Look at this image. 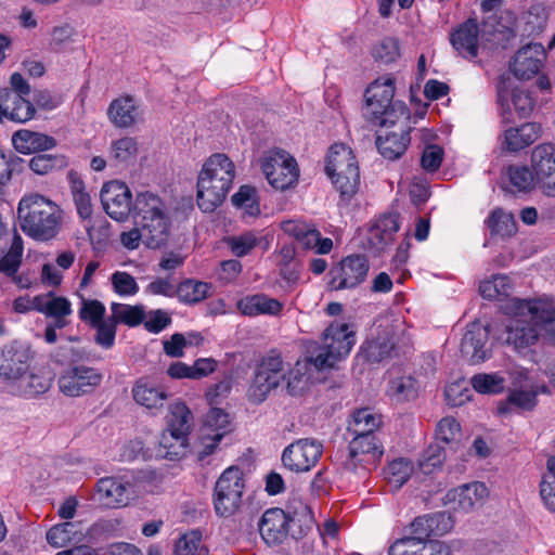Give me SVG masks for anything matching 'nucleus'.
Wrapping results in <instances>:
<instances>
[{
  "instance_id": "obj_30",
  "label": "nucleus",
  "mask_w": 555,
  "mask_h": 555,
  "mask_svg": "<svg viewBox=\"0 0 555 555\" xmlns=\"http://www.w3.org/2000/svg\"><path fill=\"white\" fill-rule=\"evenodd\" d=\"M479 28L475 18H468L451 35L453 48L467 60H474L478 55Z\"/></svg>"
},
{
  "instance_id": "obj_34",
  "label": "nucleus",
  "mask_w": 555,
  "mask_h": 555,
  "mask_svg": "<svg viewBox=\"0 0 555 555\" xmlns=\"http://www.w3.org/2000/svg\"><path fill=\"white\" fill-rule=\"evenodd\" d=\"M539 386L527 388H509L505 401L501 402L498 410L501 414L515 410L530 411L537 405Z\"/></svg>"
},
{
  "instance_id": "obj_58",
  "label": "nucleus",
  "mask_w": 555,
  "mask_h": 555,
  "mask_svg": "<svg viewBox=\"0 0 555 555\" xmlns=\"http://www.w3.org/2000/svg\"><path fill=\"white\" fill-rule=\"evenodd\" d=\"M365 94L382 103H392L395 95V82L391 78L377 79L370 85Z\"/></svg>"
},
{
  "instance_id": "obj_47",
  "label": "nucleus",
  "mask_w": 555,
  "mask_h": 555,
  "mask_svg": "<svg viewBox=\"0 0 555 555\" xmlns=\"http://www.w3.org/2000/svg\"><path fill=\"white\" fill-rule=\"evenodd\" d=\"M69 178L70 191L77 212L80 218L89 219L92 215V204L90 195L85 191V184L78 177L70 173Z\"/></svg>"
},
{
  "instance_id": "obj_53",
  "label": "nucleus",
  "mask_w": 555,
  "mask_h": 555,
  "mask_svg": "<svg viewBox=\"0 0 555 555\" xmlns=\"http://www.w3.org/2000/svg\"><path fill=\"white\" fill-rule=\"evenodd\" d=\"M229 415L219 408H211L205 415L203 433L221 434L223 438L229 433Z\"/></svg>"
},
{
  "instance_id": "obj_17",
  "label": "nucleus",
  "mask_w": 555,
  "mask_h": 555,
  "mask_svg": "<svg viewBox=\"0 0 555 555\" xmlns=\"http://www.w3.org/2000/svg\"><path fill=\"white\" fill-rule=\"evenodd\" d=\"M102 375L89 366H75L65 371L59 378L61 391L68 397H79L91 392L100 385Z\"/></svg>"
},
{
  "instance_id": "obj_19",
  "label": "nucleus",
  "mask_w": 555,
  "mask_h": 555,
  "mask_svg": "<svg viewBox=\"0 0 555 555\" xmlns=\"http://www.w3.org/2000/svg\"><path fill=\"white\" fill-rule=\"evenodd\" d=\"M285 234L293 236L305 249H315L317 254H328L333 248V241L321 237L320 231L312 224L301 220H287L282 223Z\"/></svg>"
},
{
  "instance_id": "obj_46",
  "label": "nucleus",
  "mask_w": 555,
  "mask_h": 555,
  "mask_svg": "<svg viewBox=\"0 0 555 555\" xmlns=\"http://www.w3.org/2000/svg\"><path fill=\"white\" fill-rule=\"evenodd\" d=\"M111 318L116 324L124 323L129 326L139 325L145 317L144 310L141 306H129L125 304L113 302L111 306Z\"/></svg>"
},
{
  "instance_id": "obj_25",
  "label": "nucleus",
  "mask_w": 555,
  "mask_h": 555,
  "mask_svg": "<svg viewBox=\"0 0 555 555\" xmlns=\"http://www.w3.org/2000/svg\"><path fill=\"white\" fill-rule=\"evenodd\" d=\"M542 134V127L537 122H525L518 127H508L500 134L501 149L518 152L535 142Z\"/></svg>"
},
{
  "instance_id": "obj_14",
  "label": "nucleus",
  "mask_w": 555,
  "mask_h": 555,
  "mask_svg": "<svg viewBox=\"0 0 555 555\" xmlns=\"http://www.w3.org/2000/svg\"><path fill=\"white\" fill-rule=\"evenodd\" d=\"M322 452L323 446L319 440L298 439L284 449L281 460L288 470L306 473L318 463Z\"/></svg>"
},
{
  "instance_id": "obj_2",
  "label": "nucleus",
  "mask_w": 555,
  "mask_h": 555,
  "mask_svg": "<svg viewBox=\"0 0 555 555\" xmlns=\"http://www.w3.org/2000/svg\"><path fill=\"white\" fill-rule=\"evenodd\" d=\"M33 359L34 352L24 341L12 340L0 347V380L10 387L12 393L34 398L50 389L51 376L29 372Z\"/></svg>"
},
{
  "instance_id": "obj_28",
  "label": "nucleus",
  "mask_w": 555,
  "mask_h": 555,
  "mask_svg": "<svg viewBox=\"0 0 555 555\" xmlns=\"http://www.w3.org/2000/svg\"><path fill=\"white\" fill-rule=\"evenodd\" d=\"M382 327V324L379 325ZM397 326L393 324L383 325V331L376 338L366 341L361 347V353L369 362H380L390 357L395 350L397 341L395 340Z\"/></svg>"
},
{
  "instance_id": "obj_6",
  "label": "nucleus",
  "mask_w": 555,
  "mask_h": 555,
  "mask_svg": "<svg viewBox=\"0 0 555 555\" xmlns=\"http://www.w3.org/2000/svg\"><path fill=\"white\" fill-rule=\"evenodd\" d=\"M540 300H545V298L531 300L513 299L516 315L506 323L503 340L518 353H528L538 343L540 336L544 337L541 319L525 308V304Z\"/></svg>"
},
{
  "instance_id": "obj_33",
  "label": "nucleus",
  "mask_w": 555,
  "mask_h": 555,
  "mask_svg": "<svg viewBox=\"0 0 555 555\" xmlns=\"http://www.w3.org/2000/svg\"><path fill=\"white\" fill-rule=\"evenodd\" d=\"M14 149L22 154H31L54 147V138L29 130H18L12 137Z\"/></svg>"
},
{
  "instance_id": "obj_7",
  "label": "nucleus",
  "mask_w": 555,
  "mask_h": 555,
  "mask_svg": "<svg viewBox=\"0 0 555 555\" xmlns=\"http://www.w3.org/2000/svg\"><path fill=\"white\" fill-rule=\"evenodd\" d=\"M325 172L343 199L349 201L358 192L360 170L350 147L345 144L332 145L326 157Z\"/></svg>"
},
{
  "instance_id": "obj_59",
  "label": "nucleus",
  "mask_w": 555,
  "mask_h": 555,
  "mask_svg": "<svg viewBox=\"0 0 555 555\" xmlns=\"http://www.w3.org/2000/svg\"><path fill=\"white\" fill-rule=\"evenodd\" d=\"M424 550L423 545H421L420 538H413L409 534L391 543L388 548V555H417Z\"/></svg>"
},
{
  "instance_id": "obj_48",
  "label": "nucleus",
  "mask_w": 555,
  "mask_h": 555,
  "mask_svg": "<svg viewBox=\"0 0 555 555\" xmlns=\"http://www.w3.org/2000/svg\"><path fill=\"white\" fill-rule=\"evenodd\" d=\"M506 175L511 184L519 192H529L537 185L531 167L511 165L506 168Z\"/></svg>"
},
{
  "instance_id": "obj_52",
  "label": "nucleus",
  "mask_w": 555,
  "mask_h": 555,
  "mask_svg": "<svg viewBox=\"0 0 555 555\" xmlns=\"http://www.w3.org/2000/svg\"><path fill=\"white\" fill-rule=\"evenodd\" d=\"M232 203L248 216L254 217L260 212L256 190L249 185L241 186L232 196Z\"/></svg>"
},
{
  "instance_id": "obj_3",
  "label": "nucleus",
  "mask_w": 555,
  "mask_h": 555,
  "mask_svg": "<svg viewBox=\"0 0 555 555\" xmlns=\"http://www.w3.org/2000/svg\"><path fill=\"white\" fill-rule=\"evenodd\" d=\"M312 359L298 360L287 373L280 354H268L256 369L254 379L248 388V399L256 404L263 402L268 395L286 380V389L289 395H301L308 387Z\"/></svg>"
},
{
  "instance_id": "obj_8",
  "label": "nucleus",
  "mask_w": 555,
  "mask_h": 555,
  "mask_svg": "<svg viewBox=\"0 0 555 555\" xmlns=\"http://www.w3.org/2000/svg\"><path fill=\"white\" fill-rule=\"evenodd\" d=\"M356 344L354 332L347 323L333 322L323 334V344L313 358L318 370L333 367L336 362L345 359Z\"/></svg>"
},
{
  "instance_id": "obj_45",
  "label": "nucleus",
  "mask_w": 555,
  "mask_h": 555,
  "mask_svg": "<svg viewBox=\"0 0 555 555\" xmlns=\"http://www.w3.org/2000/svg\"><path fill=\"white\" fill-rule=\"evenodd\" d=\"M379 424L378 415L369 409H361L354 412L348 430L352 434L374 435V430L378 428Z\"/></svg>"
},
{
  "instance_id": "obj_24",
  "label": "nucleus",
  "mask_w": 555,
  "mask_h": 555,
  "mask_svg": "<svg viewBox=\"0 0 555 555\" xmlns=\"http://www.w3.org/2000/svg\"><path fill=\"white\" fill-rule=\"evenodd\" d=\"M131 393L135 403L155 413L165 408L169 397L166 389L150 377L137 379Z\"/></svg>"
},
{
  "instance_id": "obj_63",
  "label": "nucleus",
  "mask_w": 555,
  "mask_h": 555,
  "mask_svg": "<svg viewBox=\"0 0 555 555\" xmlns=\"http://www.w3.org/2000/svg\"><path fill=\"white\" fill-rule=\"evenodd\" d=\"M114 291L120 296H132L138 293L139 286L134 278L124 271H116L112 275Z\"/></svg>"
},
{
  "instance_id": "obj_40",
  "label": "nucleus",
  "mask_w": 555,
  "mask_h": 555,
  "mask_svg": "<svg viewBox=\"0 0 555 555\" xmlns=\"http://www.w3.org/2000/svg\"><path fill=\"white\" fill-rule=\"evenodd\" d=\"M210 288L208 283L186 279L177 285L176 297L184 305H195L208 297Z\"/></svg>"
},
{
  "instance_id": "obj_22",
  "label": "nucleus",
  "mask_w": 555,
  "mask_h": 555,
  "mask_svg": "<svg viewBox=\"0 0 555 555\" xmlns=\"http://www.w3.org/2000/svg\"><path fill=\"white\" fill-rule=\"evenodd\" d=\"M488 496V488L482 482L463 485L448 491L443 498V504L455 511L469 512L476 505L483 503Z\"/></svg>"
},
{
  "instance_id": "obj_15",
  "label": "nucleus",
  "mask_w": 555,
  "mask_h": 555,
  "mask_svg": "<svg viewBox=\"0 0 555 555\" xmlns=\"http://www.w3.org/2000/svg\"><path fill=\"white\" fill-rule=\"evenodd\" d=\"M101 203L106 214L117 221H124L133 212L131 192L125 182L112 180L102 186Z\"/></svg>"
},
{
  "instance_id": "obj_54",
  "label": "nucleus",
  "mask_w": 555,
  "mask_h": 555,
  "mask_svg": "<svg viewBox=\"0 0 555 555\" xmlns=\"http://www.w3.org/2000/svg\"><path fill=\"white\" fill-rule=\"evenodd\" d=\"M389 391L397 401H409L416 398L418 385L413 377L402 376L390 383Z\"/></svg>"
},
{
  "instance_id": "obj_11",
  "label": "nucleus",
  "mask_w": 555,
  "mask_h": 555,
  "mask_svg": "<svg viewBox=\"0 0 555 555\" xmlns=\"http://www.w3.org/2000/svg\"><path fill=\"white\" fill-rule=\"evenodd\" d=\"M262 171L276 190H285L297 182L299 171L294 157L285 151L269 153L262 160Z\"/></svg>"
},
{
  "instance_id": "obj_23",
  "label": "nucleus",
  "mask_w": 555,
  "mask_h": 555,
  "mask_svg": "<svg viewBox=\"0 0 555 555\" xmlns=\"http://www.w3.org/2000/svg\"><path fill=\"white\" fill-rule=\"evenodd\" d=\"M349 442V457L346 465L356 468L358 465L374 464L384 451L374 435L353 434Z\"/></svg>"
},
{
  "instance_id": "obj_26",
  "label": "nucleus",
  "mask_w": 555,
  "mask_h": 555,
  "mask_svg": "<svg viewBox=\"0 0 555 555\" xmlns=\"http://www.w3.org/2000/svg\"><path fill=\"white\" fill-rule=\"evenodd\" d=\"M36 311L52 319L59 328H64L68 325L67 318L73 313L69 299L59 296L52 291L38 295Z\"/></svg>"
},
{
  "instance_id": "obj_18",
  "label": "nucleus",
  "mask_w": 555,
  "mask_h": 555,
  "mask_svg": "<svg viewBox=\"0 0 555 555\" xmlns=\"http://www.w3.org/2000/svg\"><path fill=\"white\" fill-rule=\"evenodd\" d=\"M546 60L544 47L531 42L520 48L509 63V69L519 80H529L542 68Z\"/></svg>"
},
{
  "instance_id": "obj_62",
  "label": "nucleus",
  "mask_w": 555,
  "mask_h": 555,
  "mask_svg": "<svg viewBox=\"0 0 555 555\" xmlns=\"http://www.w3.org/2000/svg\"><path fill=\"white\" fill-rule=\"evenodd\" d=\"M116 323L109 317L105 321L93 326L96 330L94 341L104 349H109L115 343Z\"/></svg>"
},
{
  "instance_id": "obj_5",
  "label": "nucleus",
  "mask_w": 555,
  "mask_h": 555,
  "mask_svg": "<svg viewBox=\"0 0 555 555\" xmlns=\"http://www.w3.org/2000/svg\"><path fill=\"white\" fill-rule=\"evenodd\" d=\"M235 168L224 154L211 155L203 165L197 178V205L204 212H212L229 193Z\"/></svg>"
},
{
  "instance_id": "obj_56",
  "label": "nucleus",
  "mask_w": 555,
  "mask_h": 555,
  "mask_svg": "<svg viewBox=\"0 0 555 555\" xmlns=\"http://www.w3.org/2000/svg\"><path fill=\"white\" fill-rule=\"evenodd\" d=\"M75 31L69 25L55 26L50 33L49 47L54 52H64L74 42Z\"/></svg>"
},
{
  "instance_id": "obj_44",
  "label": "nucleus",
  "mask_w": 555,
  "mask_h": 555,
  "mask_svg": "<svg viewBox=\"0 0 555 555\" xmlns=\"http://www.w3.org/2000/svg\"><path fill=\"white\" fill-rule=\"evenodd\" d=\"M487 222L492 234L509 236L516 232L514 216L502 208H495L489 216Z\"/></svg>"
},
{
  "instance_id": "obj_4",
  "label": "nucleus",
  "mask_w": 555,
  "mask_h": 555,
  "mask_svg": "<svg viewBox=\"0 0 555 555\" xmlns=\"http://www.w3.org/2000/svg\"><path fill=\"white\" fill-rule=\"evenodd\" d=\"M16 212L21 230L36 242L52 241L63 229L64 210L39 193L25 194L18 202Z\"/></svg>"
},
{
  "instance_id": "obj_55",
  "label": "nucleus",
  "mask_w": 555,
  "mask_h": 555,
  "mask_svg": "<svg viewBox=\"0 0 555 555\" xmlns=\"http://www.w3.org/2000/svg\"><path fill=\"white\" fill-rule=\"evenodd\" d=\"M105 306L96 299H85L81 300V307L79 309V318L82 322L88 323L90 326H96L99 323L105 321Z\"/></svg>"
},
{
  "instance_id": "obj_57",
  "label": "nucleus",
  "mask_w": 555,
  "mask_h": 555,
  "mask_svg": "<svg viewBox=\"0 0 555 555\" xmlns=\"http://www.w3.org/2000/svg\"><path fill=\"white\" fill-rule=\"evenodd\" d=\"M446 460V451L439 444L429 446L420 461L421 470L424 474H431L440 468Z\"/></svg>"
},
{
  "instance_id": "obj_27",
  "label": "nucleus",
  "mask_w": 555,
  "mask_h": 555,
  "mask_svg": "<svg viewBox=\"0 0 555 555\" xmlns=\"http://www.w3.org/2000/svg\"><path fill=\"white\" fill-rule=\"evenodd\" d=\"M424 520H427L426 515L416 517L410 525V531L413 538H420L421 545H423L425 550H428L430 555H451L452 553L467 551L461 541L446 543L438 540H430L428 524L417 525V522H424Z\"/></svg>"
},
{
  "instance_id": "obj_37",
  "label": "nucleus",
  "mask_w": 555,
  "mask_h": 555,
  "mask_svg": "<svg viewBox=\"0 0 555 555\" xmlns=\"http://www.w3.org/2000/svg\"><path fill=\"white\" fill-rule=\"evenodd\" d=\"M409 130L402 129L400 132H389L386 135H378L376 145L380 155L389 160L400 158L410 144Z\"/></svg>"
},
{
  "instance_id": "obj_61",
  "label": "nucleus",
  "mask_w": 555,
  "mask_h": 555,
  "mask_svg": "<svg viewBox=\"0 0 555 555\" xmlns=\"http://www.w3.org/2000/svg\"><path fill=\"white\" fill-rule=\"evenodd\" d=\"M375 60L388 64L397 60L399 56V44L393 38H385L380 40L373 49Z\"/></svg>"
},
{
  "instance_id": "obj_38",
  "label": "nucleus",
  "mask_w": 555,
  "mask_h": 555,
  "mask_svg": "<svg viewBox=\"0 0 555 555\" xmlns=\"http://www.w3.org/2000/svg\"><path fill=\"white\" fill-rule=\"evenodd\" d=\"M282 307L283 306L279 300L270 298L263 294L247 296L237 302L238 310L243 314L249 317L259 314L275 315L280 313Z\"/></svg>"
},
{
  "instance_id": "obj_49",
  "label": "nucleus",
  "mask_w": 555,
  "mask_h": 555,
  "mask_svg": "<svg viewBox=\"0 0 555 555\" xmlns=\"http://www.w3.org/2000/svg\"><path fill=\"white\" fill-rule=\"evenodd\" d=\"M412 473L413 466L405 459L393 460L385 469L386 479L395 489L402 487L409 480Z\"/></svg>"
},
{
  "instance_id": "obj_43",
  "label": "nucleus",
  "mask_w": 555,
  "mask_h": 555,
  "mask_svg": "<svg viewBox=\"0 0 555 555\" xmlns=\"http://www.w3.org/2000/svg\"><path fill=\"white\" fill-rule=\"evenodd\" d=\"M23 251V238L15 233L8 253L0 259V272L8 276H14L21 267Z\"/></svg>"
},
{
  "instance_id": "obj_31",
  "label": "nucleus",
  "mask_w": 555,
  "mask_h": 555,
  "mask_svg": "<svg viewBox=\"0 0 555 555\" xmlns=\"http://www.w3.org/2000/svg\"><path fill=\"white\" fill-rule=\"evenodd\" d=\"M399 230V223L396 215L384 216L372 225L366 235L365 247L378 254L388 246L393 234Z\"/></svg>"
},
{
  "instance_id": "obj_20",
  "label": "nucleus",
  "mask_w": 555,
  "mask_h": 555,
  "mask_svg": "<svg viewBox=\"0 0 555 555\" xmlns=\"http://www.w3.org/2000/svg\"><path fill=\"white\" fill-rule=\"evenodd\" d=\"M489 328L479 322L467 325L466 332L461 340L462 356L473 363L485 361L490 353L488 348Z\"/></svg>"
},
{
  "instance_id": "obj_21",
  "label": "nucleus",
  "mask_w": 555,
  "mask_h": 555,
  "mask_svg": "<svg viewBox=\"0 0 555 555\" xmlns=\"http://www.w3.org/2000/svg\"><path fill=\"white\" fill-rule=\"evenodd\" d=\"M292 518L282 508L267 509L259 524V532L268 545L283 543L288 537L289 521Z\"/></svg>"
},
{
  "instance_id": "obj_35",
  "label": "nucleus",
  "mask_w": 555,
  "mask_h": 555,
  "mask_svg": "<svg viewBox=\"0 0 555 555\" xmlns=\"http://www.w3.org/2000/svg\"><path fill=\"white\" fill-rule=\"evenodd\" d=\"M107 116L115 127L129 128L135 124L139 113L131 96H121L111 103Z\"/></svg>"
},
{
  "instance_id": "obj_10",
  "label": "nucleus",
  "mask_w": 555,
  "mask_h": 555,
  "mask_svg": "<svg viewBox=\"0 0 555 555\" xmlns=\"http://www.w3.org/2000/svg\"><path fill=\"white\" fill-rule=\"evenodd\" d=\"M245 488L243 472L238 467L227 468L218 478L214 493V508L218 516L234 515L241 504Z\"/></svg>"
},
{
  "instance_id": "obj_13",
  "label": "nucleus",
  "mask_w": 555,
  "mask_h": 555,
  "mask_svg": "<svg viewBox=\"0 0 555 555\" xmlns=\"http://www.w3.org/2000/svg\"><path fill=\"white\" fill-rule=\"evenodd\" d=\"M369 270L365 256L349 255L331 269L330 285L335 291L354 288L365 281Z\"/></svg>"
},
{
  "instance_id": "obj_39",
  "label": "nucleus",
  "mask_w": 555,
  "mask_h": 555,
  "mask_svg": "<svg viewBox=\"0 0 555 555\" xmlns=\"http://www.w3.org/2000/svg\"><path fill=\"white\" fill-rule=\"evenodd\" d=\"M525 308L541 319L545 339L555 344V302L545 298V300L525 304Z\"/></svg>"
},
{
  "instance_id": "obj_32",
  "label": "nucleus",
  "mask_w": 555,
  "mask_h": 555,
  "mask_svg": "<svg viewBox=\"0 0 555 555\" xmlns=\"http://www.w3.org/2000/svg\"><path fill=\"white\" fill-rule=\"evenodd\" d=\"M3 101L4 117L15 122H26L30 120L36 108L26 98L14 91H1Z\"/></svg>"
},
{
  "instance_id": "obj_51",
  "label": "nucleus",
  "mask_w": 555,
  "mask_h": 555,
  "mask_svg": "<svg viewBox=\"0 0 555 555\" xmlns=\"http://www.w3.org/2000/svg\"><path fill=\"white\" fill-rule=\"evenodd\" d=\"M208 548L203 544L202 533L195 530L184 533L176 543V555H206Z\"/></svg>"
},
{
  "instance_id": "obj_29",
  "label": "nucleus",
  "mask_w": 555,
  "mask_h": 555,
  "mask_svg": "<svg viewBox=\"0 0 555 555\" xmlns=\"http://www.w3.org/2000/svg\"><path fill=\"white\" fill-rule=\"evenodd\" d=\"M77 527L76 522L66 521L54 525L47 531V542L54 548H64L55 555H73V547L82 540V532Z\"/></svg>"
},
{
  "instance_id": "obj_50",
  "label": "nucleus",
  "mask_w": 555,
  "mask_h": 555,
  "mask_svg": "<svg viewBox=\"0 0 555 555\" xmlns=\"http://www.w3.org/2000/svg\"><path fill=\"white\" fill-rule=\"evenodd\" d=\"M472 386L480 393L495 395L504 390L505 380L498 373H480L472 377Z\"/></svg>"
},
{
  "instance_id": "obj_12",
  "label": "nucleus",
  "mask_w": 555,
  "mask_h": 555,
  "mask_svg": "<svg viewBox=\"0 0 555 555\" xmlns=\"http://www.w3.org/2000/svg\"><path fill=\"white\" fill-rule=\"evenodd\" d=\"M530 166L541 193L555 197V143L535 145L530 154Z\"/></svg>"
},
{
  "instance_id": "obj_1",
  "label": "nucleus",
  "mask_w": 555,
  "mask_h": 555,
  "mask_svg": "<svg viewBox=\"0 0 555 555\" xmlns=\"http://www.w3.org/2000/svg\"><path fill=\"white\" fill-rule=\"evenodd\" d=\"M133 218L138 228L120 235L121 244L128 249H137L142 242L146 247H163L170 234V216L164 201L156 194L145 191L137 194L133 202Z\"/></svg>"
},
{
  "instance_id": "obj_9",
  "label": "nucleus",
  "mask_w": 555,
  "mask_h": 555,
  "mask_svg": "<svg viewBox=\"0 0 555 555\" xmlns=\"http://www.w3.org/2000/svg\"><path fill=\"white\" fill-rule=\"evenodd\" d=\"M192 426L193 416L189 408L182 402L171 405L168 427L159 440V447L164 450L160 454L169 460L183 456Z\"/></svg>"
},
{
  "instance_id": "obj_64",
  "label": "nucleus",
  "mask_w": 555,
  "mask_h": 555,
  "mask_svg": "<svg viewBox=\"0 0 555 555\" xmlns=\"http://www.w3.org/2000/svg\"><path fill=\"white\" fill-rule=\"evenodd\" d=\"M257 242L256 235L251 232H245L228 240V244L236 257H243L249 254L257 245Z\"/></svg>"
},
{
  "instance_id": "obj_60",
  "label": "nucleus",
  "mask_w": 555,
  "mask_h": 555,
  "mask_svg": "<svg viewBox=\"0 0 555 555\" xmlns=\"http://www.w3.org/2000/svg\"><path fill=\"white\" fill-rule=\"evenodd\" d=\"M436 435L446 443H456L462 435L461 426L453 417H444L438 423Z\"/></svg>"
},
{
  "instance_id": "obj_16",
  "label": "nucleus",
  "mask_w": 555,
  "mask_h": 555,
  "mask_svg": "<svg viewBox=\"0 0 555 555\" xmlns=\"http://www.w3.org/2000/svg\"><path fill=\"white\" fill-rule=\"evenodd\" d=\"M140 491L129 480L106 477L96 482L98 501L107 507H121L137 498Z\"/></svg>"
},
{
  "instance_id": "obj_41",
  "label": "nucleus",
  "mask_w": 555,
  "mask_h": 555,
  "mask_svg": "<svg viewBox=\"0 0 555 555\" xmlns=\"http://www.w3.org/2000/svg\"><path fill=\"white\" fill-rule=\"evenodd\" d=\"M512 284L509 278L503 274H495L491 279L480 283L479 293L488 300H502L509 296Z\"/></svg>"
},
{
  "instance_id": "obj_36",
  "label": "nucleus",
  "mask_w": 555,
  "mask_h": 555,
  "mask_svg": "<svg viewBox=\"0 0 555 555\" xmlns=\"http://www.w3.org/2000/svg\"><path fill=\"white\" fill-rule=\"evenodd\" d=\"M139 154V144L132 137L113 140L108 147V160L115 166L129 167Z\"/></svg>"
},
{
  "instance_id": "obj_42",
  "label": "nucleus",
  "mask_w": 555,
  "mask_h": 555,
  "mask_svg": "<svg viewBox=\"0 0 555 555\" xmlns=\"http://www.w3.org/2000/svg\"><path fill=\"white\" fill-rule=\"evenodd\" d=\"M539 488L544 506L551 513H555V456L547 459L546 468L542 475Z\"/></svg>"
}]
</instances>
